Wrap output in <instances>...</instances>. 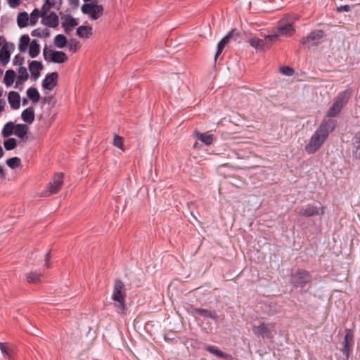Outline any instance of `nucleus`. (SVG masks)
<instances>
[{
    "mask_svg": "<svg viewBox=\"0 0 360 360\" xmlns=\"http://www.w3.org/2000/svg\"><path fill=\"white\" fill-rule=\"evenodd\" d=\"M333 129L334 123L333 121H323L310 138L309 143L305 146L306 152L309 154L316 153L321 147L327 139L330 131H332Z\"/></svg>",
    "mask_w": 360,
    "mask_h": 360,
    "instance_id": "f257e3e1",
    "label": "nucleus"
},
{
    "mask_svg": "<svg viewBox=\"0 0 360 360\" xmlns=\"http://www.w3.org/2000/svg\"><path fill=\"white\" fill-rule=\"evenodd\" d=\"M125 297L126 292L124 284L120 280L117 279L115 281L112 300L117 302L115 307L118 313H122L125 310Z\"/></svg>",
    "mask_w": 360,
    "mask_h": 360,
    "instance_id": "f03ea898",
    "label": "nucleus"
},
{
    "mask_svg": "<svg viewBox=\"0 0 360 360\" xmlns=\"http://www.w3.org/2000/svg\"><path fill=\"white\" fill-rule=\"evenodd\" d=\"M49 11H45L44 15L42 16V19L41 20V22L44 26L51 27V28H56L59 25V18L58 15L52 11L49 13Z\"/></svg>",
    "mask_w": 360,
    "mask_h": 360,
    "instance_id": "7ed1b4c3",
    "label": "nucleus"
},
{
    "mask_svg": "<svg viewBox=\"0 0 360 360\" xmlns=\"http://www.w3.org/2000/svg\"><path fill=\"white\" fill-rule=\"evenodd\" d=\"M323 37V33L321 30H315L302 40V44L309 47L316 46L319 44Z\"/></svg>",
    "mask_w": 360,
    "mask_h": 360,
    "instance_id": "20e7f679",
    "label": "nucleus"
},
{
    "mask_svg": "<svg viewBox=\"0 0 360 360\" xmlns=\"http://www.w3.org/2000/svg\"><path fill=\"white\" fill-rule=\"evenodd\" d=\"M63 183V173H57L54 175L53 180L49 183L46 193L49 195L57 193L61 188Z\"/></svg>",
    "mask_w": 360,
    "mask_h": 360,
    "instance_id": "39448f33",
    "label": "nucleus"
},
{
    "mask_svg": "<svg viewBox=\"0 0 360 360\" xmlns=\"http://www.w3.org/2000/svg\"><path fill=\"white\" fill-rule=\"evenodd\" d=\"M295 32V29L292 26V22H285L281 21L278 27L277 32L275 33L276 35L279 37H290Z\"/></svg>",
    "mask_w": 360,
    "mask_h": 360,
    "instance_id": "423d86ee",
    "label": "nucleus"
},
{
    "mask_svg": "<svg viewBox=\"0 0 360 360\" xmlns=\"http://www.w3.org/2000/svg\"><path fill=\"white\" fill-rule=\"evenodd\" d=\"M309 281L310 276L304 271H298L292 276V282L295 286H303Z\"/></svg>",
    "mask_w": 360,
    "mask_h": 360,
    "instance_id": "0eeeda50",
    "label": "nucleus"
},
{
    "mask_svg": "<svg viewBox=\"0 0 360 360\" xmlns=\"http://www.w3.org/2000/svg\"><path fill=\"white\" fill-rule=\"evenodd\" d=\"M299 215L304 217H311L314 215H323L324 214L323 207H318L311 205H308L302 207L298 212Z\"/></svg>",
    "mask_w": 360,
    "mask_h": 360,
    "instance_id": "6e6552de",
    "label": "nucleus"
},
{
    "mask_svg": "<svg viewBox=\"0 0 360 360\" xmlns=\"http://www.w3.org/2000/svg\"><path fill=\"white\" fill-rule=\"evenodd\" d=\"M58 77L57 72L48 74L42 81V87L46 90H52L57 85Z\"/></svg>",
    "mask_w": 360,
    "mask_h": 360,
    "instance_id": "1a4fd4ad",
    "label": "nucleus"
},
{
    "mask_svg": "<svg viewBox=\"0 0 360 360\" xmlns=\"http://www.w3.org/2000/svg\"><path fill=\"white\" fill-rule=\"evenodd\" d=\"M62 27L66 33H70L78 25L77 20L70 15H65L62 18Z\"/></svg>",
    "mask_w": 360,
    "mask_h": 360,
    "instance_id": "9d476101",
    "label": "nucleus"
},
{
    "mask_svg": "<svg viewBox=\"0 0 360 360\" xmlns=\"http://www.w3.org/2000/svg\"><path fill=\"white\" fill-rule=\"evenodd\" d=\"M272 326L262 323L258 326H253V333L257 335H261L262 337L270 338L271 333Z\"/></svg>",
    "mask_w": 360,
    "mask_h": 360,
    "instance_id": "9b49d317",
    "label": "nucleus"
},
{
    "mask_svg": "<svg viewBox=\"0 0 360 360\" xmlns=\"http://www.w3.org/2000/svg\"><path fill=\"white\" fill-rule=\"evenodd\" d=\"M43 64L41 62L37 60H32L29 65V70L31 74V77L36 81L40 76V72L43 70Z\"/></svg>",
    "mask_w": 360,
    "mask_h": 360,
    "instance_id": "f8f14e48",
    "label": "nucleus"
},
{
    "mask_svg": "<svg viewBox=\"0 0 360 360\" xmlns=\"http://www.w3.org/2000/svg\"><path fill=\"white\" fill-rule=\"evenodd\" d=\"M193 313H196L204 318H210L214 321L222 320L224 319V317L217 315L215 311H210L205 309L194 308Z\"/></svg>",
    "mask_w": 360,
    "mask_h": 360,
    "instance_id": "ddd939ff",
    "label": "nucleus"
},
{
    "mask_svg": "<svg viewBox=\"0 0 360 360\" xmlns=\"http://www.w3.org/2000/svg\"><path fill=\"white\" fill-rule=\"evenodd\" d=\"M352 343L353 336L349 333H347L344 337V340L342 342V348L341 349L342 352L343 353V354L346 356L347 358L349 357V353Z\"/></svg>",
    "mask_w": 360,
    "mask_h": 360,
    "instance_id": "4468645a",
    "label": "nucleus"
},
{
    "mask_svg": "<svg viewBox=\"0 0 360 360\" xmlns=\"http://www.w3.org/2000/svg\"><path fill=\"white\" fill-rule=\"evenodd\" d=\"M352 155L356 159H360V131L352 139Z\"/></svg>",
    "mask_w": 360,
    "mask_h": 360,
    "instance_id": "2eb2a0df",
    "label": "nucleus"
},
{
    "mask_svg": "<svg viewBox=\"0 0 360 360\" xmlns=\"http://www.w3.org/2000/svg\"><path fill=\"white\" fill-rule=\"evenodd\" d=\"M351 96V89H347L339 94L335 103L340 105L342 108L345 105Z\"/></svg>",
    "mask_w": 360,
    "mask_h": 360,
    "instance_id": "dca6fc26",
    "label": "nucleus"
},
{
    "mask_svg": "<svg viewBox=\"0 0 360 360\" xmlns=\"http://www.w3.org/2000/svg\"><path fill=\"white\" fill-rule=\"evenodd\" d=\"M205 349L219 358L233 359V356L231 354L223 352L215 346L208 345L205 347Z\"/></svg>",
    "mask_w": 360,
    "mask_h": 360,
    "instance_id": "f3484780",
    "label": "nucleus"
},
{
    "mask_svg": "<svg viewBox=\"0 0 360 360\" xmlns=\"http://www.w3.org/2000/svg\"><path fill=\"white\" fill-rule=\"evenodd\" d=\"M50 59L53 63H62L68 60V57L63 51H53V52H50Z\"/></svg>",
    "mask_w": 360,
    "mask_h": 360,
    "instance_id": "a211bd4d",
    "label": "nucleus"
},
{
    "mask_svg": "<svg viewBox=\"0 0 360 360\" xmlns=\"http://www.w3.org/2000/svg\"><path fill=\"white\" fill-rule=\"evenodd\" d=\"M8 101L13 109H18L20 104V97L18 92L11 91L8 96Z\"/></svg>",
    "mask_w": 360,
    "mask_h": 360,
    "instance_id": "6ab92c4d",
    "label": "nucleus"
},
{
    "mask_svg": "<svg viewBox=\"0 0 360 360\" xmlns=\"http://www.w3.org/2000/svg\"><path fill=\"white\" fill-rule=\"evenodd\" d=\"M29 78V74L27 72V68L22 65H20L18 75H17V81L15 82V88H18V84L24 83Z\"/></svg>",
    "mask_w": 360,
    "mask_h": 360,
    "instance_id": "aec40b11",
    "label": "nucleus"
},
{
    "mask_svg": "<svg viewBox=\"0 0 360 360\" xmlns=\"http://www.w3.org/2000/svg\"><path fill=\"white\" fill-rule=\"evenodd\" d=\"M233 35V30H231L226 34L225 37H224L221 41L217 44V53L215 54V59L217 58V56L222 52L225 46L228 44L229 39L232 37Z\"/></svg>",
    "mask_w": 360,
    "mask_h": 360,
    "instance_id": "412c9836",
    "label": "nucleus"
},
{
    "mask_svg": "<svg viewBox=\"0 0 360 360\" xmlns=\"http://www.w3.org/2000/svg\"><path fill=\"white\" fill-rule=\"evenodd\" d=\"M21 118L24 122L32 124L34 120V111L33 108L29 107L24 110L21 114Z\"/></svg>",
    "mask_w": 360,
    "mask_h": 360,
    "instance_id": "4be33fe9",
    "label": "nucleus"
},
{
    "mask_svg": "<svg viewBox=\"0 0 360 360\" xmlns=\"http://www.w3.org/2000/svg\"><path fill=\"white\" fill-rule=\"evenodd\" d=\"M44 10H42V7L41 9L34 8L32 12L30 13V16L29 17L30 23L31 25H34L37 22L39 18H42L43 15H44Z\"/></svg>",
    "mask_w": 360,
    "mask_h": 360,
    "instance_id": "5701e85b",
    "label": "nucleus"
},
{
    "mask_svg": "<svg viewBox=\"0 0 360 360\" xmlns=\"http://www.w3.org/2000/svg\"><path fill=\"white\" fill-rule=\"evenodd\" d=\"M28 126L25 124L15 125L14 134L18 138L23 139L28 131Z\"/></svg>",
    "mask_w": 360,
    "mask_h": 360,
    "instance_id": "b1692460",
    "label": "nucleus"
},
{
    "mask_svg": "<svg viewBox=\"0 0 360 360\" xmlns=\"http://www.w3.org/2000/svg\"><path fill=\"white\" fill-rule=\"evenodd\" d=\"M248 42L257 51H265V45L264 44L263 39H260L257 37H252V38L249 39Z\"/></svg>",
    "mask_w": 360,
    "mask_h": 360,
    "instance_id": "393cba45",
    "label": "nucleus"
},
{
    "mask_svg": "<svg viewBox=\"0 0 360 360\" xmlns=\"http://www.w3.org/2000/svg\"><path fill=\"white\" fill-rule=\"evenodd\" d=\"M77 34L82 38H89L92 35V28L89 26H79L77 29Z\"/></svg>",
    "mask_w": 360,
    "mask_h": 360,
    "instance_id": "a878e982",
    "label": "nucleus"
},
{
    "mask_svg": "<svg viewBox=\"0 0 360 360\" xmlns=\"http://www.w3.org/2000/svg\"><path fill=\"white\" fill-rule=\"evenodd\" d=\"M16 77V74L14 70H8L5 72L4 78V82L6 86H11L15 80V78Z\"/></svg>",
    "mask_w": 360,
    "mask_h": 360,
    "instance_id": "bb28decb",
    "label": "nucleus"
},
{
    "mask_svg": "<svg viewBox=\"0 0 360 360\" xmlns=\"http://www.w3.org/2000/svg\"><path fill=\"white\" fill-rule=\"evenodd\" d=\"M0 350L5 359H10L13 354V348L8 343L0 342Z\"/></svg>",
    "mask_w": 360,
    "mask_h": 360,
    "instance_id": "cd10ccee",
    "label": "nucleus"
},
{
    "mask_svg": "<svg viewBox=\"0 0 360 360\" xmlns=\"http://www.w3.org/2000/svg\"><path fill=\"white\" fill-rule=\"evenodd\" d=\"M15 125L13 122H8L3 127L1 135L4 138H8L14 133Z\"/></svg>",
    "mask_w": 360,
    "mask_h": 360,
    "instance_id": "c85d7f7f",
    "label": "nucleus"
},
{
    "mask_svg": "<svg viewBox=\"0 0 360 360\" xmlns=\"http://www.w3.org/2000/svg\"><path fill=\"white\" fill-rule=\"evenodd\" d=\"M29 15L26 12L20 13L17 18V23L20 27L27 26L29 22Z\"/></svg>",
    "mask_w": 360,
    "mask_h": 360,
    "instance_id": "c756f323",
    "label": "nucleus"
},
{
    "mask_svg": "<svg viewBox=\"0 0 360 360\" xmlns=\"http://www.w3.org/2000/svg\"><path fill=\"white\" fill-rule=\"evenodd\" d=\"M27 96L34 103L39 102L40 99L39 93L34 87H30L27 90Z\"/></svg>",
    "mask_w": 360,
    "mask_h": 360,
    "instance_id": "7c9ffc66",
    "label": "nucleus"
},
{
    "mask_svg": "<svg viewBox=\"0 0 360 360\" xmlns=\"http://www.w3.org/2000/svg\"><path fill=\"white\" fill-rule=\"evenodd\" d=\"M42 274L39 271L30 272L27 275V281L32 283L41 282Z\"/></svg>",
    "mask_w": 360,
    "mask_h": 360,
    "instance_id": "2f4dec72",
    "label": "nucleus"
},
{
    "mask_svg": "<svg viewBox=\"0 0 360 360\" xmlns=\"http://www.w3.org/2000/svg\"><path fill=\"white\" fill-rule=\"evenodd\" d=\"M40 52V46L36 40H33L30 45L29 55L31 58L37 57Z\"/></svg>",
    "mask_w": 360,
    "mask_h": 360,
    "instance_id": "473e14b6",
    "label": "nucleus"
},
{
    "mask_svg": "<svg viewBox=\"0 0 360 360\" xmlns=\"http://www.w3.org/2000/svg\"><path fill=\"white\" fill-rule=\"evenodd\" d=\"M196 138L205 143L206 145L212 144L213 141V136L212 134H206V133H200L198 132L196 134Z\"/></svg>",
    "mask_w": 360,
    "mask_h": 360,
    "instance_id": "72a5a7b5",
    "label": "nucleus"
},
{
    "mask_svg": "<svg viewBox=\"0 0 360 360\" xmlns=\"http://www.w3.org/2000/svg\"><path fill=\"white\" fill-rule=\"evenodd\" d=\"M30 39L28 35H22L20 39L18 49L20 52H25L30 44Z\"/></svg>",
    "mask_w": 360,
    "mask_h": 360,
    "instance_id": "f704fd0d",
    "label": "nucleus"
},
{
    "mask_svg": "<svg viewBox=\"0 0 360 360\" xmlns=\"http://www.w3.org/2000/svg\"><path fill=\"white\" fill-rule=\"evenodd\" d=\"M180 83L181 79L179 78V76L177 74L172 75L169 81V84L170 86L171 90L173 91L174 89H179Z\"/></svg>",
    "mask_w": 360,
    "mask_h": 360,
    "instance_id": "c9c22d12",
    "label": "nucleus"
},
{
    "mask_svg": "<svg viewBox=\"0 0 360 360\" xmlns=\"http://www.w3.org/2000/svg\"><path fill=\"white\" fill-rule=\"evenodd\" d=\"M54 44L57 48L62 49L66 46L67 39L63 34H58L54 38Z\"/></svg>",
    "mask_w": 360,
    "mask_h": 360,
    "instance_id": "e433bc0d",
    "label": "nucleus"
},
{
    "mask_svg": "<svg viewBox=\"0 0 360 360\" xmlns=\"http://www.w3.org/2000/svg\"><path fill=\"white\" fill-rule=\"evenodd\" d=\"M0 60L4 65L7 64L10 60V53L6 46H2L0 49Z\"/></svg>",
    "mask_w": 360,
    "mask_h": 360,
    "instance_id": "4c0bfd02",
    "label": "nucleus"
},
{
    "mask_svg": "<svg viewBox=\"0 0 360 360\" xmlns=\"http://www.w3.org/2000/svg\"><path fill=\"white\" fill-rule=\"evenodd\" d=\"M103 11V6L101 5H98L95 4L91 15V19L97 20L98 18H99L102 15Z\"/></svg>",
    "mask_w": 360,
    "mask_h": 360,
    "instance_id": "58836bf2",
    "label": "nucleus"
},
{
    "mask_svg": "<svg viewBox=\"0 0 360 360\" xmlns=\"http://www.w3.org/2000/svg\"><path fill=\"white\" fill-rule=\"evenodd\" d=\"M32 37H48L50 35L49 30L47 29L37 28L34 30L31 33Z\"/></svg>",
    "mask_w": 360,
    "mask_h": 360,
    "instance_id": "ea45409f",
    "label": "nucleus"
},
{
    "mask_svg": "<svg viewBox=\"0 0 360 360\" xmlns=\"http://www.w3.org/2000/svg\"><path fill=\"white\" fill-rule=\"evenodd\" d=\"M21 164V160L18 157H13L6 160V165L11 169L18 167Z\"/></svg>",
    "mask_w": 360,
    "mask_h": 360,
    "instance_id": "a19ab883",
    "label": "nucleus"
},
{
    "mask_svg": "<svg viewBox=\"0 0 360 360\" xmlns=\"http://www.w3.org/2000/svg\"><path fill=\"white\" fill-rule=\"evenodd\" d=\"M278 39V35L275 34L271 35L265 36L264 40V44L265 45V50L270 48L272 43Z\"/></svg>",
    "mask_w": 360,
    "mask_h": 360,
    "instance_id": "79ce46f5",
    "label": "nucleus"
},
{
    "mask_svg": "<svg viewBox=\"0 0 360 360\" xmlns=\"http://www.w3.org/2000/svg\"><path fill=\"white\" fill-rule=\"evenodd\" d=\"M342 108L335 102L333 105L329 108L327 112V115L329 117H335L341 111Z\"/></svg>",
    "mask_w": 360,
    "mask_h": 360,
    "instance_id": "37998d69",
    "label": "nucleus"
},
{
    "mask_svg": "<svg viewBox=\"0 0 360 360\" xmlns=\"http://www.w3.org/2000/svg\"><path fill=\"white\" fill-rule=\"evenodd\" d=\"M17 146V141L14 138H9L4 142V146L6 150H11Z\"/></svg>",
    "mask_w": 360,
    "mask_h": 360,
    "instance_id": "c03bdc74",
    "label": "nucleus"
},
{
    "mask_svg": "<svg viewBox=\"0 0 360 360\" xmlns=\"http://www.w3.org/2000/svg\"><path fill=\"white\" fill-rule=\"evenodd\" d=\"M94 5L95 4L94 3L84 4L82 6V13L84 14H88L91 16Z\"/></svg>",
    "mask_w": 360,
    "mask_h": 360,
    "instance_id": "a18cd8bd",
    "label": "nucleus"
},
{
    "mask_svg": "<svg viewBox=\"0 0 360 360\" xmlns=\"http://www.w3.org/2000/svg\"><path fill=\"white\" fill-rule=\"evenodd\" d=\"M56 0H45L44 4H43L42 10L49 11L52 7H53L56 4Z\"/></svg>",
    "mask_w": 360,
    "mask_h": 360,
    "instance_id": "49530a36",
    "label": "nucleus"
},
{
    "mask_svg": "<svg viewBox=\"0 0 360 360\" xmlns=\"http://www.w3.org/2000/svg\"><path fill=\"white\" fill-rule=\"evenodd\" d=\"M113 145L115 147H117L120 149H123V143H122V139L121 136L118 135H115L114 139H113Z\"/></svg>",
    "mask_w": 360,
    "mask_h": 360,
    "instance_id": "de8ad7c7",
    "label": "nucleus"
},
{
    "mask_svg": "<svg viewBox=\"0 0 360 360\" xmlns=\"http://www.w3.org/2000/svg\"><path fill=\"white\" fill-rule=\"evenodd\" d=\"M281 72L286 76H292L294 74V70L290 67L281 68Z\"/></svg>",
    "mask_w": 360,
    "mask_h": 360,
    "instance_id": "09e8293b",
    "label": "nucleus"
},
{
    "mask_svg": "<svg viewBox=\"0 0 360 360\" xmlns=\"http://www.w3.org/2000/svg\"><path fill=\"white\" fill-rule=\"evenodd\" d=\"M8 3L11 8H16L20 5V0H8Z\"/></svg>",
    "mask_w": 360,
    "mask_h": 360,
    "instance_id": "8fccbe9b",
    "label": "nucleus"
},
{
    "mask_svg": "<svg viewBox=\"0 0 360 360\" xmlns=\"http://www.w3.org/2000/svg\"><path fill=\"white\" fill-rule=\"evenodd\" d=\"M50 52H53V50L49 49L47 47H45L43 50V55L45 60L50 58Z\"/></svg>",
    "mask_w": 360,
    "mask_h": 360,
    "instance_id": "3c124183",
    "label": "nucleus"
},
{
    "mask_svg": "<svg viewBox=\"0 0 360 360\" xmlns=\"http://www.w3.org/2000/svg\"><path fill=\"white\" fill-rule=\"evenodd\" d=\"M350 10V6L348 5L340 6L337 8L338 12H348Z\"/></svg>",
    "mask_w": 360,
    "mask_h": 360,
    "instance_id": "603ef678",
    "label": "nucleus"
},
{
    "mask_svg": "<svg viewBox=\"0 0 360 360\" xmlns=\"http://www.w3.org/2000/svg\"><path fill=\"white\" fill-rule=\"evenodd\" d=\"M19 60L21 64L23 61V58L20 56L18 55L15 57V58L13 60V63L14 64L18 63Z\"/></svg>",
    "mask_w": 360,
    "mask_h": 360,
    "instance_id": "864d4df0",
    "label": "nucleus"
},
{
    "mask_svg": "<svg viewBox=\"0 0 360 360\" xmlns=\"http://www.w3.org/2000/svg\"><path fill=\"white\" fill-rule=\"evenodd\" d=\"M5 105V101H0V114L4 111Z\"/></svg>",
    "mask_w": 360,
    "mask_h": 360,
    "instance_id": "5fc2aeb1",
    "label": "nucleus"
},
{
    "mask_svg": "<svg viewBox=\"0 0 360 360\" xmlns=\"http://www.w3.org/2000/svg\"><path fill=\"white\" fill-rule=\"evenodd\" d=\"M71 5L77 6L79 4V0H69Z\"/></svg>",
    "mask_w": 360,
    "mask_h": 360,
    "instance_id": "6e6d98bb",
    "label": "nucleus"
},
{
    "mask_svg": "<svg viewBox=\"0 0 360 360\" xmlns=\"http://www.w3.org/2000/svg\"><path fill=\"white\" fill-rule=\"evenodd\" d=\"M70 49L75 51L77 50V44H70Z\"/></svg>",
    "mask_w": 360,
    "mask_h": 360,
    "instance_id": "4d7b16f0",
    "label": "nucleus"
},
{
    "mask_svg": "<svg viewBox=\"0 0 360 360\" xmlns=\"http://www.w3.org/2000/svg\"><path fill=\"white\" fill-rule=\"evenodd\" d=\"M4 155V152L3 148L0 146V158H1Z\"/></svg>",
    "mask_w": 360,
    "mask_h": 360,
    "instance_id": "13d9d810",
    "label": "nucleus"
},
{
    "mask_svg": "<svg viewBox=\"0 0 360 360\" xmlns=\"http://www.w3.org/2000/svg\"><path fill=\"white\" fill-rule=\"evenodd\" d=\"M5 42V39L3 37H0V47L2 46V44Z\"/></svg>",
    "mask_w": 360,
    "mask_h": 360,
    "instance_id": "bf43d9fd",
    "label": "nucleus"
},
{
    "mask_svg": "<svg viewBox=\"0 0 360 360\" xmlns=\"http://www.w3.org/2000/svg\"><path fill=\"white\" fill-rule=\"evenodd\" d=\"M27 99H23L22 100V105H27Z\"/></svg>",
    "mask_w": 360,
    "mask_h": 360,
    "instance_id": "052dcab7",
    "label": "nucleus"
},
{
    "mask_svg": "<svg viewBox=\"0 0 360 360\" xmlns=\"http://www.w3.org/2000/svg\"><path fill=\"white\" fill-rule=\"evenodd\" d=\"M23 83L18 84V89H22V85Z\"/></svg>",
    "mask_w": 360,
    "mask_h": 360,
    "instance_id": "680f3d73",
    "label": "nucleus"
},
{
    "mask_svg": "<svg viewBox=\"0 0 360 360\" xmlns=\"http://www.w3.org/2000/svg\"><path fill=\"white\" fill-rule=\"evenodd\" d=\"M4 172L3 168L0 166V174Z\"/></svg>",
    "mask_w": 360,
    "mask_h": 360,
    "instance_id": "e2e57ef3",
    "label": "nucleus"
},
{
    "mask_svg": "<svg viewBox=\"0 0 360 360\" xmlns=\"http://www.w3.org/2000/svg\"><path fill=\"white\" fill-rule=\"evenodd\" d=\"M49 254H47V255H46V262H47V261H48V259H49Z\"/></svg>",
    "mask_w": 360,
    "mask_h": 360,
    "instance_id": "0e129e2a",
    "label": "nucleus"
}]
</instances>
